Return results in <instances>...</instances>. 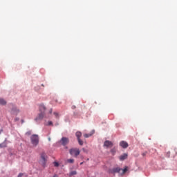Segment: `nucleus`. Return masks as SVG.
<instances>
[{
  "instance_id": "obj_1",
  "label": "nucleus",
  "mask_w": 177,
  "mask_h": 177,
  "mask_svg": "<svg viewBox=\"0 0 177 177\" xmlns=\"http://www.w3.org/2000/svg\"><path fill=\"white\" fill-rule=\"evenodd\" d=\"M39 110L41 113L39 114V116L35 118L36 121L44 119V117H45V111L46 110V107H45V105L41 104L39 106Z\"/></svg>"
},
{
  "instance_id": "obj_2",
  "label": "nucleus",
  "mask_w": 177,
  "mask_h": 177,
  "mask_svg": "<svg viewBox=\"0 0 177 177\" xmlns=\"http://www.w3.org/2000/svg\"><path fill=\"white\" fill-rule=\"evenodd\" d=\"M30 142L34 147H37L39 143V137L37 134H33L30 136Z\"/></svg>"
},
{
  "instance_id": "obj_3",
  "label": "nucleus",
  "mask_w": 177,
  "mask_h": 177,
  "mask_svg": "<svg viewBox=\"0 0 177 177\" xmlns=\"http://www.w3.org/2000/svg\"><path fill=\"white\" fill-rule=\"evenodd\" d=\"M69 153L73 157L77 158L78 156H80L81 151H80V149L78 148H72L69 150Z\"/></svg>"
},
{
  "instance_id": "obj_4",
  "label": "nucleus",
  "mask_w": 177,
  "mask_h": 177,
  "mask_svg": "<svg viewBox=\"0 0 177 177\" xmlns=\"http://www.w3.org/2000/svg\"><path fill=\"white\" fill-rule=\"evenodd\" d=\"M48 158V156H46V153H42L41 154V160L40 162L43 167H45L46 165V159Z\"/></svg>"
},
{
  "instance_id": "obj_5",
  "label": "nucleus",
  "mask_w": 177,
  "mask_h": 177,
  "mask_svg": "<svg viewBox=\"0 0 177 177\" xmlns=\"http://www.w3.org/2000/svg\"><path fill=\"white\" fill-rule=\"evenodd\" d=\"M59 143L62 145V146H67L68 143H70V140L67 137H63L60 140Z\"/></svg>"
},
{
  "instance_id": "obj_6",
  "label": "nucleus",
  "mask_w": 177,
  "mask_h": 177,
  "mask_svg": "<svg viewBox=\"0 0 177 177\" xmlns=\"http://www.w3.org/2000/svg\"><path fill=\"white\" fill-rule=\"evenodd\" d=\"M122 169L120 167H115L111 170V174H121Z\"/></svg>"
},
{
  "instance_id": "obj_7",
  "label": "nucleus",
  "mask_w": 177,
  "mask_h": 177,
  "mask_svg": "<svg viewBox=\"0 0 177 177\" xmlns=\"http://www.w3.org/2000/svg\"><path fill=\"white\" fill-rule=\"evenodd\" d=\"M104 147H106V149H109V147H113V142L109 140H106L104 142Z\"/></svg>"
},
{
  "instance_id": "obj_8",
  "label": "nucleus",
  "mask_w": 177,
  "mask_h": 177,
  "mask_svg": "<svg viewBox=\"0 0 177 177\" xmlns=\"http://www.w3.org/2000/svg\"><path fill=\"white\" fill-rule=\"evenodd\" d=\"M120 146H121V147H122V149H127L128 148V146H129L128 145V142H127V141H121L120 142Z\"/></svg>"
},
{
  "instance_id": "obj_9",
  "label": "nucleus",
  "mask_w": 177,
  "mask_h": 177,
  "mask_svg": "<svg viewBox=\"0 0 177 177\" xmlns=\"http://www.w3.org/2000/svg\"><path fill=\"white\" fill-rule=\"evenodd\" d=\"M128 158V153H123L119 157L120 161H124V160H127Z\"/></svg>"
},
{
  "instance_id": "obj_10",
  "label": "nucleus",
  "mask_w": 177,
  "mask_h": 177,
  "mask_svg": "<svg viewBox=\"0 0 177 177\" xmlns=\"http://www.w3.org/2000/svg\"><path fill=\"white\" fill-rule=\"evenodd\" d=\"M12 112L13 113V114H19V113H20V110H19V109L16 108V107H14L12 108Z\"/></svg>"
},
{
  "instance_id": "obj_11",
  "label": "nucleus",
  "mask_w": 177,
  "mask_h": 177,
  "mask_svg": "<svg viewBox=\"0 0 177 177\" xmlns=\"http://www.w3.org/2000/svg\"><path fill=\"white\" fill-rule=\"evenodd\" d=\"M75 136L77 138V139H80L81 136H82V133H81V131H77Z\"/></svg>"
},
{
  "instance_id": "obj_12",
  "label": "nucleus",
  "mask_w": 177,
  "mask_h": 177,
  "mask_svg": "<svg viewBox=\"0 0 177 177\" xmlns=\"http://www.w3.org/2000/svg\"><path fill=\"white\" fill-rule=\"evenodd\" d=\"M127 171H128V167H125L123 169H122V170L120 171V175H124V174H125Z\"/></svg>"
},
{
  "instance_id": "obj_13",
  "label": "nucleus",
  "mask_w": 177,
  "mask_h": 177,
  "mask_svg": "<svg viewBox=\"0 0 177 177\" xmlns=\"http://www.w3.org/2000/svg\"><path fill=\"white\" fill-rule=\"evenodd\" d=\"M0 104L1 106H5L6 104V101L3 98H0Z\"/></svg>"
},
{
  "instance_id": "obj_14",
  "label": "nucleus",
  "mask_w": 177,
  "mask_h": 177,
  "mask_svg": "<svg viewBox=\"0 0 177 177\" xmlns=\"http://www.w3.org/2000/svg\"><path fill=\"white\" fill-rule=\"evenodd\" d=\"M78 140V143L80 146H82V145H84V141H82V140H81V138H77Z\"/></svg>"
},
{
  "instance_id": "obj_15",
  "label": "nucleus",
  "mask_w": 177,
  "mask_h": 177,
  "mask_svg": "<svg viewBox=\"0 0 177 177\" xmlns=\"http://www.w3.org/2000/svg\"><path fill=\"white\" fill-rule=\"evenodd\" d=\"M67 162L69 164H74V159H68Z\"/></svg>"
},
{
  "instance_id": "obj_16",
  "label": "nucleus",
  "mask_w": 177,
  "mask_h": 177,
  "mask_svg": "<svg viewBox=\"0 0 177 177\" xmlns=\"http://www.w3.org/2000/svg\"><path fill=\"white\" fill-rule=\"evenodd\" d=\"M73 175H77V171H71L70 176H73Z\"/></svg>"
},
{
  "instance_id": "obj_17",
  "label": "nucleus",
  "mask_w": 177,
  "mask_h": 177,
  "mask_svg": "<svg viewBox=\"0 0 177 177\" xmlns=\"http://www.w3.org/2000/svg\"><path fill=\"white\" fill-rule=\"evenodd\" d=\"M84 138H91V136H92V134H84Z\"/></svg>"
},
{
  "instance_id": "obj_18",
  "label": "nucleus",
  "mask_w": 177,
  "mask_h": 177,
  "mask_svg": "<svg viewBox=\"0 0 177 177\" xmlns=\"http://www.w3.org/2000/svg\"><path fill=\"white\" fill-rule=\"evenodd\" d=\"M31 133H32L31 131H29L26 133V136H30V135H31Z\"/></svg>"
},
{
  "instance_id": "obj_19",
  "label": "nucleus",
  "mask_w": 177,
  "mask_h": 177,
  "mask_svg": "<svg viewBox=\"0 0 177 177\" xmlns=\"http://www.w3.org/2000/svg\"><path fill=\"white\" fill-rule=\"evenodd\" d=\"M82 151H84V153H88V149L82 148Z\"/></svg>"
},
{
  "instance_id": "obj_20",
  "label": "nucleus",
  "mask_w": 177,
  "mask_h": 177,
  "mask_svg": "<svg viewBox=\"0 0 177 177\" xmlns=\"http://www.w3.org/2000/svg\"><path fill=\"white\" fill-rule=\"evenodd\" d=\"M55 167H59V163L57 162H54Z\"/></svg>"
},
{
  "instance_id": "obj_21",
  "label": "nucleus",
  "mask_w": 177,
  "mask_h": 177,
  "mask_svg": "<svg viewBox=\"0 0 177 177\" xmlns=\"http://www.w3.org/2000/svg\"><path fill=\"white\" fill-rule=\"evenodd\" d=\"M0 147H6L5 144H0Z\"/></svg>"
},
{
  "instance_id": "obj_22",
  "label": "nucleus",
  "mask_w": 177,
  "mask_h": 177,
  "mask_svg": "<svg viewBox=\"0 0 177 177\" xmlns=\"http://www.w3.org/2000/svg\"><path fill=\"white\" fill-rule=\"evenodd\" d=\"M48 125H53V123L52 122V121H49L48 122Z\"/></svg>"
},
{
  "instance_id": "obj_23",
  "label": "nucleus",
  "mask_w": 177,
  "mask_h": 177,
  "mask_svg": "<svg viewBox=\"0 0 177 177\" xmlns=\"http://www.w3.org/2000/svg\"><path fill=\"white\" fill-rule=\"evenodd\" d=\"M23 175H24L23 173H20L18 175V177H23Z\"/></svg>"
},
{
  "instance_id": "obj_24",
  "label": "nucleus",
  "mask_w": 177,
  "mask_h": 177,
  "mask_svg": "<svg viewBox=\"0 0 177 177\" xmlns=\"http://www.w3.org/2000/svg\"><path fill=\"white\" fill-rule=\"evenodd\" d=\"M146 154H147V152H144V153H142V156L143 157H145V156H146Z\"/></svg>"
},
{
  "instance_id": "obj_25",
  "label": "nucleus",
  "mask_w": 177,
  "mask_h": 177,
  "mask_svg": "<svg viewBox=\"0 0 177 177\" xmlns=\"http://www.w3.org/2000/svg\"><path fill=\"white\" fill-rule=\"evenodd\" d=\"M54 115H55L56 117H59V113H56V112L54 113Z\"/></svg>"
},
{
  "instance_id": "obj_26",
  "label": "nucleus",
  "mask_w": 177,
  "mask_h": 177,
  "mask_svg": "<svg viewBox=\"0 0 177 177\" xmlns=\"http://www.w3.org/2000/svg\"><path fill=\"white\" fill-rule=\"evenodd\" d=\"M111 153H115V149H111Z\"/></svg>"
},
{
  "instance_id": "obj_27",
  "label": "nucleus",
  "mask_w": 177,
  "mask_h": 177,
  "mask_svg": "<svg viewBox=\"0 0 177 177\" xmlns=\"http://www.w3.org/2000/svg\"><path fill=\"white\" fill-rule=\"evenodd\" d=\"M48 142H50V137H49L48 138Z\"/></svg>"
},
{
  "instance_id": "obj_28",
  "label": "nucleus",
  "mask_w": 177,
  "mask_h": 177,
  "mask_svg": "<svg viewBox=\"0 0 177 177\" xmlns=\"http://www.w3.org/2000/svg\"><path fill=\"white\" fill-rule=\"evenodd\" d=\"M50 114H52V109L50 110Z\"/></svg>"
},
{
  "instance_id": "obj_29",
  "label": "nucleus",
  "mask_w": 177,
  "mask_h": 177,
  "mask_svg": "<svg viewBox=\"0 0 177 177\" xmlns=\"http://www.w3.org/2000/svg\"><path fill=\"white\" fill-rule=\"evenodd\" d=\"M72 109H75V106H72Z\"/></svg>"
},
{
  "instance_id": "obj_30",
  "label": "nucleus",
  "mask_w": 177,
  "mask_h": 177,
  "mask_svg": "<svg viewBox=\"0 0 177 177\" xmlns=\"http://www.w3.org/2000/svg\"><path fill=\"white\" fill-rule=\"evenodd\" d=\"M82 164H84V162H82L80 163V165H82Z\"/></svg>"
},
{
  "instance_id": "obj_31",
  "label": "nucleus",
  "mask_w": 177,
  "mask_h": 177,
  "mask_svg": "<svg viewBox=\"0 0 177 177\" xmlns=\"http://www.w3.org/2000/svg\"><path fill=\"white\" fill-rule=\"evenodd\" d=\"M41 86H44V84H41Z\"/></svg>"
},
{
  "instance_id": "obj_32",
  "label": "nucleus",
  "mask_w": 177,
  "mask_h": 177,
  "mask_svg": "<svg viewBox=\"0 0 177 177\" xmlns=\"http://www.w3.org/2000/svg\"><path fill=\"white\" fill-rule=\"evenodd\" d=\"M0 133H1V131H0Z\"/></svg>"
}]
</instances>
